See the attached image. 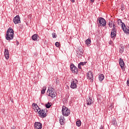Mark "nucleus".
Wrapping results in <instances>:
<instances>
[{"label":"nucleus","mask_w":129,"mask_h":129,"mask_svg":"<svg viewBox=\"0 0 129 129\" xmlns=\"http://www.w3.org/2000/svg\"><path fill=\"white\" fill-rule=\"evenodd\" d=\"M14 34H15L14 30H13L12 28H9L7 31L6 39L8 41L13 40L14 39Z\"/></svg>","instance_id":"nucleus-1"},{"label":"nucleus","mask_w":129,"mask_h":129,"mask_svg":"<svg viewBox=\"0 0 129 129\" xmlns=\"http://www.w3.org/2000/svg\"><path fill=\"white\" fill-rule=\"evenodd\" d=\"M120 23L121 24V28L123 30L124 33L126 34H129V27H126L125 26V24L124 23H122L121 19L118 20V23L119 24Z\"/></svg>","instance_id":"nucleus-2"},{"label":"nucleus","mask_w":129,"mask_h":129,"mask_svg":"<svg viewBox=\"0 0 129 129\" xmlns=\"http://www.w3.org/2000/svg\"><path fill=\"white\" fill-rule=\"evenodd\" d=\"M61 112L62 115L64 116H68L70 114V110L65 106H63L62 107Z\"/></svg>","instance_id":"nucleus-3"},{"label":"nucleus","mask_w":129,"mask_h":129,"mask_svg":"<svg viewBox=\"0 0 129 129\" xmlns=\"http://www.w3.org/2000/svg\"><path fill=\"white\" fill-rule=\"evenodd\" d=\"M98 21H99V24H100V26H101V27H105V26H106V21L104 18L99 17Z\"/></svg>","instance_id":"nucleus-4"},{"label":"nucleus","mask_w":129,"mask_h":129,"mask_svg":"<svg viewBox=\"0 0 129 129\" xmlns=\"http://www.w3.org/2000/svg\"><path fill=\"white\" fill-rule=\"evenodd\" d=\"M78 83V81L77 79H73L71 82V88H73V89L77 88Z\"/></svg>","instance_id":"nucleus-5"},{"label":"nucleus","mask_w":129,"mask_h":129,"mask_svg":"<svg viewBox=\"0 0 129 129\" xmlns=\"http://www.w3.org/2000/svg\"><path fill=\"white\" fill-rule=\"evenodd\" d=\"M87 79L90 80V82H93V73L92 71H89L87 74Z\"/></svg>","instance_id":"nucleus-6"},{"label":"nucleus","mask_w":129,"mask_h":129,"mask_svg":"<svg viewBox=\"0 0 129 129\" xmlns=\"http://www.w3.org/2000/svg\"><path fill=\"white\" fill-rule=\"evenodd\" d=\"M70 68L73 73H76V74L78 73V69H77L74 64L72 63L70 66Z\"/></svg>","instance_id":"nucleus-7"},{"label":"nucleus","mask_w":129,"mask_h":129,"mask_svg":"<svg viewBox=\"0 0 129 129\" xmlns=\"http://www.w3.org/2000/svg\"><path fill=\"white\" fill-rule=\"evenodd\" d=\"M45 110H47V109H40L38 111V113L40 115V117H46L47 116V115H46V112H45Z\"/></svg>","instance_id":"nucleus-8"},{"label":"nucleus","mask_w":129,"mask_h":129,"mask_svg":"<svg viewBox=\"0 0 129 129\" xmlns=\"http://www.w3.org/2000/svg\"><path fill=\"white\" fill-rule=\"evenodd\" d=\"M13 22L15 25L18 24H21V18H20V16H16L13 19Z\"/></svg>","instance_id":"nucleus-9"},{"label":"nucleus","mask_w":129,"mask_h":129,"mask_svg":"<svg viewBox=\"0 0 129 129\" xmlns=\"http://www.w3.org/2000/svg\"><path fill=\"white\" fill-rule=\"evenodd\" d=\"M47 93H49L48 96H50L52 98H54L57 95V94L54 91H51L50 89L47 90Z\"/></svg>","instance_id":"nucleus-10"},{"label":"nucleus","mask_w":129,"mask_h":129,"mask_svg":"<svg viewBox=\"0 0 129 129\" xmlns=\"http://www.w3.org/2000/svg\"><path fill=\"white\" fill-rule=\"evenodd\" d=\"M34 127L35 129H41L42 124L40 122H35L34 123Z\"/></svg>","instance_id":"nucleus-11"},{"label":"nucleus","mask_w":129,"mask_h":129,"mask_svg":"<svg viewBox=\"0 0 129 129\" xmlns=\"http://www.w3.org/2000/svg\"><path fill=\"white\" fill-rule=\"evenodd\" d=\"M119 65L121 67V69H124V61H123V59H122L121 58H120L119 59Z\"/></svg>","instance_id":"nucleus-12"},{"label":"nucleus","mask_w":129,"mask_h":129,"mask_svg":"<svg viewBox=\"0 0 129 129\" xmlns=\"http://www.w3.org/2000/svg\"><path fill=\"white\" fill-rule=\"evenodd\" d=\"M5 56L6 59L8 60L10 58V52H9V50L5 49Z\"/></svg>","instance_id":"nucleus-13"},{"label":"nucleus","mask_w":129,"mask_h":129,"mask_svg":"<svg viewBox=\"0 0 129 129\" xmlns=\"http://www.w3.org/2000/svg\"><path fill=\"white\" fill-rule=\"evenodd\" d=\"M116 36V31L114 30H111V38H113Z\"/></svg>","instance_id":"nucleus-14"},{"label":"nucleus","mask_w":129,"mask_h":129,"mask_svg":"<svg viewBox=\"0 0 129 129\" xmlns=\"http://www.w3.org/2000/svg\"><path fill=\"white\" fill-rule=\"evenodd\" d=\"M59 122L61 125L64 124V117L63 116H60L59 117Z\"/></svg>","instance_id":"nucleus-15"},{"label":"nucleus","mask_w":129,"mask_h":129,"mask_svg":"<svg viewBox=\"0 0 129 129\" xmlns=\"http://www.w3.org/2000/svg\"><path fill=\"white\" fill-rule=\"evenodd\" d=\"M93 102L92 101V100L90 98H87V104L88 105H91V104H92V103H93Z\"/></svg>","instance_id":"nucleus-16"},{"label":"nucleus","mask_w":129,"mask_h":129,"mask_svg":"<svg viewBox=\"0 0 129 129\" xmlns=\"http://www.w3.org/2000/svg\"><path fill=\"white\" fill-rule=\"evenodd\" d=\"M32 39L33 41H37L38 40V34H34L32 36Z\"/></svg>","instance_id":"nucleus-17"},{"label":"nucleus","mask_w":129,"mask_h":129,"mask_svg":"<svg viewBox=\"0 0 129 129\" xmlns=\"http://www.w3.org/2000/svg\"><path fill=\"white\" fill-rule=\"evenodd\" d=\"M123 51H124V46L120 45L119 48V52L121 54L123 52Z\"/></svg>","instance_id":"nucleus-18"},{"label":"nucleus","mask_w":129,"mask_h":129,"mask_svg":"<svg viewBox=\"0 0 129 129\" xmlns=\"http://www.w3.org/2000/svg\"><path fill=\"white\" fill-rule=\"evenodd\" d=\"M104 79V75L103 74H100V75L99 76V80H100V81H102V80H103Z\"/></svg>","instance_id":"nucleus-19"},{"label":"nucleus","mask_w":129,"mask_h":129,"mask_svg":"<svg viewBox=\"0 0 129 129\" xmlns=\"http://www.w3.org/2000/svg\"><path fill=\"white\" fill-rule=\"evenodd\" d=\"M85 43L86 45H89L90 44H91V40L88 38V39L86 40Z\"/></svg>","instance_id":"nucleus-20"},{"label":"nucleus","mask_w":129,"mask_h":129,"mask_svg":"<svg viewBox=\"0 0 129 129\" xmlns=\"http://www.w3.org/2000/svg\"><path fill=\"white\" fill-rule=\"evenodd\" d=\"M78 50H79V52H80V53L79 54L80 55H82L83 54V52H82V51H83V49H82V47H79Z\"/></svg>","instance_id":"nucleus-21"},{"label":"nucleus","mask_w":129,"mask_h":129,"mask_svg":"<svg viewBox=\"0 0 129 129\" xmlns=\"http://www.w3.org/2000/svg\"><path fill=\"white\" fill-rule=\"evenodd\" d=\"M46 88V87H43V89L41 90V94H45Z\"/></svg>","instance_id":"nucleus-22"},{"label":"nucleus","mask_w":129,"mask_h":129,"mask_svg":"<svg viewBox=\"0 0 129 129\" xmlns=\"http://www.w3.org/2000/svg\"><path fill=\"white\" fill-rule=\"evenodd\" d=\"M76 124L77 126H80L81 125V121H80V120H78L76 122Z\"/></svg>","instance_id":"nucleus-23"},{"label":"nucleus","mask_w":129,"mask_h":129,"mask_svg":"<svg viewBox=\"0 0 129 129\" xmlns=\"http://www.w3.org/2000/svg\"><path fill=\"white\" fill-rule=\"evenodd\" d=\"M108 25L110 28H112V26H113V22H112V21L109 22Z\"/></svg>","instance_id":"nucleus-24"},{"label":"nucleus","mask_w":129,"mask_h":129,"mask_svg":"<svg viewBox=\"0 0 129 129\" xmlns=\"http://www.w3.org/2000/svg\"><path fill=\"white\" fill-rule=\"evenodd\" d=\"M46 108H50V107H51V106H52V105L51 104H50L49 102H48V103H47L45 105Z\"/></svg>","instance_id":"nucleus-25"},{"label":"nucleus","mask_w":129,"mask_h":129,"mask_svg":"<svg viewBox=\"0 0 129 129\" xmlns=\"http://www.w3.org/2000/svg\"><path fill=\"white\" fill-rule=\"evenodd\" d=\"M32 106L33 108L36 107L37 108H39V106H38V105L35 103H33L32 104Z\"/></svg>","instance_id":"nucleus-26"},{"label":"nucleus","mask_w":129,"mask_h":129,"mask_svg":"<svg viewBox=\"0 0 129 129\" xmlns=\"http://www.w3.org/2000/svg\"><path fill=\"white\" fill-rule=\"evenodd\" d=\"M33 109H34V111H35V112H38V111H39V109L40 110V108L38 107V108H37V107H35L34 108H33Z\"/></svg>","instance_id":"nucleus-27"},{"label":"nucleus","mask_w":129,"mask_h":129,"mask_svg":"<svg viewBox=\"0 0 129 129\" xmlns=\"http://www.w3.org/2000/svg\"><path fill=\"white\" fill-rule=\"evenodd\" d=\"M112 123L114 124V125H117V123H116V120H115V119H113L112 120Z\"/></svg>","instance_id":"nucleus-28"},{"label":"nucleus","mask_w":129,"mask_h":129,"mask_svg":"<svg viewBox=\"0 0 129 129\" xmlns=\"http://www.w3.org/2000/svg\"><path fill=\"white\" fill-rule=\"evenodd\" d=\"M116 26H115V24H113V28L112 29L111 31H117L116 30Z\"/></svg>","instance_id":"nucleus-29"},{"label":"nucleus","mask_w":129,"mask_h":129,"mask_svg":"<svg viewBox=\"0 0 129 129\" xmlns=\"http://www.w3.org/2000/svg\"><path fill=\"white\" fill-rule=\"evenodd\" d=\"M52 36L53 38H57V34L55 33H52Z\"/></svg>","instance_id":"nucleus-30"},{"label":"nucleus","mask_w":129,"mask_h":129,"mask_svg":"<svg viewBox=\"0 0 129 129\" xmlns=\"http://www.w3.org/2000/svg\"><path fill=\"white\" fill-rule=\"evenodd\" d=\"M80 64L81 65H82V66H84V65H85V64H86V62H81L80 63Z\"/></svg>","instance_id":"nucleus-31"},{"label":"nucleus","mask_w":129,"mask_h":129,"mask_svg":"<svg viewBox=\"0 0 129 129\" xmlns=\"http://www.w3.org/2000/svg\"><path fill=\"white\" fill-rule=\"evenodd\" d=\"M55 45L56 47H59V46H60V43H59L58 42H55Z\"/></svg>","instance_id":"nucleus-32"},{"label":"nucleus","mask_w":129,"mask_h":129,"mask_svg":"<svg viewBox=\"0 0 129 129\" xmlns=\"http://www.w3.org/2000/svg\"><path fill=\"white\" fill-rule=\"evenodd\" d=\"M121 10L122 11H124V6L121 5Z\"/></svg>","instance_id":"nucleus-33"},{"label":"nucleus","mask_w":129,"mask_h":129,"mask_svg":"<svg viewBox=\"0 0 129 129\" xmlns=\"http://www.w3.org/2000/svg\"><path fill=\"white\" fill-rule=\"evenodd\" d=\"M78 68L79 69H81V64L80 63L78 64Z\"/></svg>","instance_id":"nucleus-34"},{"label":"nucleus","mask_w":129,"mask_h":129,"mask_svg":"<svg viewBox=\"0 0 129 129\" xmlns=\"http://www.w3.org/2000/svg\"><path fill=\"white\" fill-rule=\"evenodd\" d=\"M112 109V105H111V106H110L109 107V110H111Z\"/></svg>","instance_id":"nucleus-35"},{"label":"nucleus","mask_w":129,"mask_h":129,"mask_svg":"<svg viewBox=\"0 0 129 129\" xmlns=\"http://www.w3.org/2000/svg\"><path fill=\"white\" fill-rule=\"evenodd\" d=\"M127 86H129V79H128L127 80Z\"/></svg>","instance_id":"nucleus-36"},{"label":"nucleus","mask_w":129,"mask_h":129,"mask_svg":"<svg viewBox=\"0 0 129 129\" xmlns=\"http://www.w3.org/2000/svg\"><path fill=\"white\" fill-rule=\"evenodd\" d=\"M71 2H72V3H75V0H71Z\"/></svg>","instance_id":"nucleus-37"},{"label":"nucleus","mask_w":129,"mask_h":129,"mask_svg":"<svg viewBox=\"0 0 129 129\" xmlns=\"http://www.w3.org/2000/svg\"><path fill=\"white\" fill-rule=\"evenodd\" d=\"M100 129H104V128H103V126H101V127H100Z\"/></svg>","instance_id":"nucleus-38"},{"label":"nucleus","mask_w":129,"mask_h":129,"mask_svg":"<svg viewBox=\"0 0 129 129\" xmlns=\"http://www.w3.org/2000/svg\"><path fill=\"white\" fill-rule=\"evenodd\" d=\"M20 44V43L19 42V41H17V45L18 46V45H19Z\"/></svg>","instance_id":"nucleus-39"},{"label":"nucleus","mask_w":129,"mask_h":129,"mask_svg":"<svg viewBox=\"0 0 129 129\" xmlns=\"http://www.w3.org/2000/svg\"><path fill=\"white\" fill-rule=\"evenodd\" d=\"M54 89L53 88H51V89L50 90V91H54Z\"/></svg>","instance_id":"nucleus-40"},{"label":"nucleus","mask_w":129,"mask_h":129,"mask_svg":"<svg viewBox=\"0 0 129 129\" xmlns=\"http://www.w3.org/2000/svg\"><path fill=\"white\" fill-rule=\"evenodd\" d=\"M92 3H94V0H90Z\"/></svg>","instance_id":"nucleus-41"},{"label":"nucleus","mask_w":129,"mask_h":129,"mask_svg":"<svg viewBox=\"0 0 129 129\" xmlns=\"http://www.w3.org/2000/svg\"><path fill=\"white\" fill-rule=\"evenodd\" d=\"M49 1H51V0H48Z\"/></svg>","instance_id":"nucleus-42"}]
</instances>
